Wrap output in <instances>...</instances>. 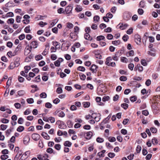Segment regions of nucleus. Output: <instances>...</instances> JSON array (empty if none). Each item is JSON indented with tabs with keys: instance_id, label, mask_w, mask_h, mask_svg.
Masks as SVG:
<instances>
[{
	"instance_id": "11",
	"label": "nucleus",
	"mask_w": 160,
	"mask_h": 160,
	"mask_svg": "<svg viewBox=\"0 0 160 160\" xmlns=\"http://www.w3.org/2000/svg\"><path fill=\"white\" fill-rule=\"evenodd\" d=\"M30 141V138L28 136H26L23 138V143L25 145H27Z\"/></svg>"
},
{
	"instance_id": "14",
	"label": "nucleus",
	"mask_w": 160,
	"mask_h": 160,
	"mask_svg": "<svg viewBox=\"0 0 160 160\" xmlns=\"http://www.w3.org/2000/svg\"><path fill=\"white\" fill-rule=\"evenodd\" d=\"M93 135L92 132L91 131H89L86 133V138L87 139H90Z\"/></svg>"
},
{
	"instance_id": "43",
	"label": "nucleus",
	"mask_w": 160,
	"mask_h": 160,
	"mask_svg": "<svg viewBox=\"0 0 160 160\" xmlns=\"http://www.w3.org/2000/svg\"><path fill=\"white\" fill-rule=\"evenodd\" d=\"M14 16V14L12 12H9L7 13L6 17H13Z\"/></svg>"
},
{
	"instance_id": "1",
	"label": "nucleus",
	"mask_w": 160,
	"mask_h": 160,
	"mask_svg": "<svg viewBox=\"0 0 160 160\" xmlns=\"http://www.w3.org/2000/svg\"><path fill=\"white\" fill-rule=\"evenodd\" d=\"M152 108L153 112L155 114H157L159 110V108L158 106V104L156 103H153L152 106Z\"/></svg>"
},
{
	"instance_id": "39",
	"label": "nucleus",
	"mask_w": 160,
	"mask_h": 160,
	"mask_svg": "<svg viewBox=\"0 0 160 160\" xmlns=\"http://www.w3.org/2000/svg\"><path fill=\"white\" fill-rule=\"evenodd\" d=\"M105 37L102 35H100L97 37V41H100L101 40H104L105 39Z\"/></svg>"
},
{
	"instance_id": "50",
	"label": "nucleus",
	"mask_w": 160,
	"mask_h": 160,
	"mask_svg": "<svg viewBox=\"0 0 160 160\" xmlns=\"http://www.w3.org/2000/svg\"><path fill=\"white\" fill-rule=\"evenodd\" d=\"M130 100L132 102H134L137 100V97L135 96H132L130 97Z\"/></svg>"
},
{
	"instance_id": "54",
	"label": "nucleus",
	"mask_w": 160,
	"mask_h": 160,
	"mask_svg": "<svg viewBox=\"0 0 160 160\" xmlns=\"http://www.w3.org/2000/svg\"><path fill=\"white\" fill-rule=\"evenodd\" d=\"M138 12L139 14L141 15L143 13L144 11L142 9L139 8L138 10Z\"/></svg>"
},
{
	"instance_id": "49",
	"label": "nucleus",
	"mask_w": 160,
	"mask_h": 160,
	"mask_svg": "<svg viewBox=\"0 0 160 160\" xmlns=\"http://www.w3.org/2000/svg\"><path fill=\"white\" fill-rule=\"evenodd\" d=\"M83 105L84 107L88 108L90 105V103L89 102H83Z\"/></svg>"
},
{
	"instance_id": "48",
	"label": "nucleus",
	"mask_w": 160,
	"mask_h": 160,
	"mask_svg": "<svg viewBox=\"0 0 160 160\" xmlns=\"http://www.w3.org/2000/svg\"><path fill=\"white\" fill-rule=\"evenodd\" d=\"M128 38H129L127 34L124 35L123 36L122 38V39L123 40V41H124L125 42H126L128 40Z\"/></svg>"
},
{
	"instance_id": "53",
	"label": "nucleus",
	"mask_w": 160,
	"mask_h": 160,
	"mask_svg": "<svg viewBox=\"0 0 160 160\" xmlns=\"http://www.w3.org/2000/svg\"><path fill=\"white\" fill-rule=\"evenodd\" d=\"M77 69L81 71L84 72L85 70V68L83 66H79L77 68Z\"/></svg>"
},
{
	"instance_id": "24",
	"label": "nucleus",
	"mask_w": 160,
	"mask_h": 160,
	"mask_svg": "<svg viewBox=\"0 0 160 160\" xmlns=\"http://www.w3.org/2000/svg\"><path fill=\"white\" fill-rule=\"evenodd\" d=\"M120 60L122 62L127 63L128 62V59L125 57H121L120 58Z\"/></svg>"
},
{
	"instance_id": "40",
	"label": "nucleus",
	"mask_w": 160,
	"mask_h": 160,
	"mask_svg": "<svg viewBox=\"0 0 160 160\" xmlns=\"http://www.w3.org/2000/svg\"><path fill=\"white\" fill-rule=\"evenodd\" d=\"M12 129L11 128H9L8 130H7L6 131V136L7 137H8L9 135H10V133L12 131Z\"/></svg>"
},
{
	"instance_id": "56",
	"label": "nucleus",
	"mask_w": 160,
	"mask_h": 160,
	"mask_svg": "<svg viewBox=\"0 0 160 160\" xmlns=\"http://www.w3.org/2000/svg\"><path fill=\"white\" fill-rule=\"evenodd\" d=\"M108 140L110 142H113L116 141V138L114 137H110L108 138Z\"/></svg>"
},
{
	"instance_id": "3",
	"label": "nucleus",
	"mask_w": 160,
	"mask_h": 160,
	"mask_svg": "<svg viewBox=\"0 0 160 160\" xmlns=\"http://www.w3.org/2000/svg\"><path fill=\"white\" fill-rule=\"evenodd\" d=\"M128 26V25L127 24H123L120 23L117 25V27L119 28L121 30H124Z\"/></svg>"
},
{
	"instance_id": "17",
	"label": "nucleus",
	"mask_w": 160,
	"mask_h": 160,
	"mask_svg": "<svg viewBox=\"0 0 160 160\" xmlns=\"http://www.w3.org/2000/svg\"><path fill=\"white\" fill-rule=\"evenodd\" d=\"M46 151L48 153L50 154L53 153L54 154H55L56 153V152H54L53 149L50 148H48L47 149Z\"/></svg>"
},
{
	"instance_id": "5",
	"label": "nucleus",
	"mask_w": 160,
	"mask_h": 160,
	"mask_svg": "<svg viewBox=\"0 0 160 160\" xmlns=\"http://www.w3.org/2000/svg\"><path fill=\"white\" fill-rule=\"evenodd\" d=\"M98 68V66L94 64H92V65L90 69L92 73H96L97 72V69Z\"/></svg>"
},
{
	"instance_id": "4",
	"label": "nucleus",
	"mask_w": 160,
	"mask_h": 160,
	"mask_svg": "<svg viewBox=\"0 0 160 160\" xmlns=\"http://www.w3.org/2000/svg\"><path fill=\"white\" fill-rule=\"evenodd\" d=\"M123 18L126 21H128L131 18V15L128 12H125L123 13Z\"/></svg>"
},
{
	"instance_id": "44",
	"label": "nucleus",
	"mask_w": 160,
	"mask_h": 160,
	"mask_svg": "<svg viewBox=\"0 0 160 160\" xmlns=\"http://www.w3.org/2000/svg\"><path fill=\"white\" fill-rule=\"evenodd\" d=\"M6 67V64L5 63L2 62H0V68L1 69H4Z\"/></svg>"
},
{
	"instance_id": "41",
	"label": "nucleus",
	"mask_w": 160,
	"mask_h": 160,
	"mask_svg": "<svg viewBox=\"0 0 160 160\" xmlns=\"http://www.w3.org/2000/svg\"><path fill=\"white\" fill-rule=\"evenodd\" d=\"M121 107L123 108L124 109H126L128 107V104L126 103H123L121 105Z\"/></svg>"
},
{
	"instance_id": "18",
	"label": "nucleus",
	"mask_w": 160,
	"mask_h": 160,
	"mask_svg": "<svg viewBox=\"0 0 160 160\" xmlns=\"http://www.w3.org/2000/svg\"><path fill=\"white\" fill-rule=\"evenodd\" d=\"M145 1L142 0L140 2L139 4V7L140 8H144L145 7Z\"/></svg>"
},
{
	"instance_id": "9",
	"label": "nucleus",
	"mask_w": 160,
	"mask_h": 160,
	"mask_svg": "<svg viewBox=\"0 0 160 160\" xmlns=\"http://www.w3.org/2000/svg\"><path fill=\"white\" fill-rule=\"evenodd\" d=\"M40 135L38 134L33 133L32 135V137L33 140L37 141L38 140L39 138Z\"/></svg>"
},
{
	"instance_id": "32",
	"label": "nucleus",
	"mask_w": 160,
	"mask_h": 160,
	"mask_svg": "<svg viewBox=\"0 0 160 160\" xmlns=\"http://www.w3.org/2000/svg\"><path fill=\"white\" fill-rule=\"evenodd\" d=\"M14 19L12 18H10L7 21V22L8 24H12L14 23Z\"/></svg>"
},
{
	"instance_id": "31",
	"label": "nucleus",
	"mask_w": 160,
	"mask_h": 160,
	"mask_svg": "<svg viewBox=\"0 0 160 160\" xmlns=\"http://www.w3.org/2000/svg\"><path fill=\"white\" fill-rule=\"evenodd\" d=\"M120 40H115L112 41V43L114 45H118L120 43Z\"/></svg>"
},
{
	"instance_id": "45",
	"label": "nucleus",
	"mask_w": 160,
	"mask_h": 160,
	"mask_svg": "<svg viewBox=\"0 0 160 160\" xmlns=\"http://www.w3.org/2000/svg\"><path fill=\"white\" fill-rule=\"evenodd\" d=\"M104 139L99 137H98L96 139V141L99 143H102L104 142Z\"/></svg>"
},
{
	"instance_id": "34",
	"label": "nucleus",
	"mask_w": 160,
	"mask_h": 160,
	"mask_svg": "<svg viewBox=\"0 0 160 160\" xmlns=\"http://www.w3.org/2000/svg\"><path fill=\"white\" fill-rule=\"evenodd\" d=\"M152 142L153 144L155 145L158 143L157 139L155 138H154L152 140Z\"/></svg>"
},
{
	"instance_id": "30",
	"label": "nucleus",
	"mask_w": 160,
	"mask_h": 160,
	"mask_svg": "<svg viewBox=\"0 0 160 160\" xmlns=\"http://www.w3.org/2000/svg\"><path fill=\"white\" fill-rule=\"evenodd\" d=\"M43 58L42 56V55L39 54L36 55L35 57V59L37 61H39L42 59Z\"/></svg>"
},
{
	"instance_id": "60",
	"label": "nucleus",
	"mask_w": 160,
	"mask_h": 160,
	"mask_svg": "<svg viewBox=\"0 0 160 160\" xmlns=\"http://www.w3.org/2000/svg\"><path fill=\"white\" fill-rule=\"evenodd\" d=\"M110 98L108 96H105L103 97L102 98V101L105 102L106 101H108L109 100Z\"/></svg>"
},
{
	"instance_id": "8",
	"label": "nucleus",
	"mask_w": 160,
	"mask_h": 160,
	"mask_svg": "<svg viewBox=\"0 0 160 160\" xmlns=\"http://www.w3.org/2000/svg\"><path fill=\"white\" fill-rule=\"evenodd\" d=\"M32 49L29 47V45L27 46L25 48L24 51V54L25 55H28L31 52Z\"/></svg>"
},
{
	"instance_id": "55",
	"label": "nucleus",
	"mask_w": 160,
	"mask_h": 160,
	"mask_svg": "<svg viewBox=\"0 0 160 160\" xmlns=\"http://www.w3.org/2000/svg\"><path fill=\"white\" fill-rule=\"evenodd\" d=\"M45 106L46 108H50L52 107V104L50 102H46L45 104Z\"/></svg>"
},
{
	"instance_id": "29",
	"label": "nucleus",
	"mask_w": 160,
	"mask_h": 160,
	"mask_svg": "<svg viewBox=\"0 0 160 160\" xmlns=\"http://www.w3.org/2000/svg\"><path fill=\"white\" fill-rule=\"evenodd\" d=\"M40 97L41 98H45L47 97V94L45 92H43L40 94Z\"/></svg>"
},
{
	"instance_id": "42",
	"label": "nucleus",
	"mask_w": 160,
	"mask_h": 160,
	"mask_svg": "<svg viewBox=\"0 0 160 160\" xmlns=\"http://www.w3.org/2000/svg\"><path fill=\"white\" fill-rule=\"evenodd\" d=\"M54 148L57 150L59 151L61 148V146L60 144H57L54 146Z\"/></svg>"
},
{
	"instance_id": "7",
	"label": "nucleus",
	"mask_w": 160,
	"mask_h": 160,
	"mask_svg": "<svg viewBox=\"0 0 160 160\" xmlns=\"http://www.w3.org/2000/svg\"><path fill=\"white\" fill-rule=\"evenodd\" d=\"M38 47V42L37 41H34L32 42L30 45V46L29 47L32 49V48H36Z\"/></svg>"
},
{
	"instance_id": "12",
	"label": "nucleus",
	"mask_w": 160,
	"mask_h": 160,
	"mask_svg": "<svg viewBox=\"0 0 160 160\" xmlns=\"http://www.w3.org/2000/svg\"><path fill=\"white\" fill-rule=\"evenodd\" d=\"M96 115L97 114L96 113H92V115H91V118L94 119L96 122H98L100 120V118L99 117L98 118V119L96 120V119L98 118Z\"/></svg>"
},
{
	"instance_id": "35",
	"label": "nucleus",
	"mask_w": 160,
	"mask_h": 160,
	"mask_svg": "<svg viewBox=\"0 0 160 160\" xmlns=\"http://www.w3.org/2000/svg\"><path fill=\"white\" fill-rule=\"evenodd\" d=\"M150 130L152 133H155L157 132V130L155 127H151L150 128Z\"/></svg>"
},
{
	"instance_id": "10",
	"label": "nucleus",
	"mask_w": 160,
	"mask_h": 160,
	"mask_svg": "<svg viewBox=\"0 0 160 160\" xmlns=\"http://www.w3.org/2000/svg\"><path fill=\"white\" fill-rule=\"evenodd\" d=\"M134 39L135 41L136 42L137 44L138 43V42H141V36L138 34H136L135 35Z\"/></svg>"
},
{
	"instance_id": "64",
	"label": "nucleus",
	"mask_w": 160,
	"mask_h": 160,
	"mask_svg": "<svg viewBox=\"0 0 160 160\" xmlns=\"http://www.w3.org/2000/svg\"><path fill=\"white\" fill-rule=\"evenodd\" d=\"M134 67V64L132 63L129 64L128 65V68L131 71L133 70Z\"/></svg>"
},
{
	"instance_id": "36",
	"label": "nucleus",
	"mask_w": 160,
	"mask_h": 160,
	"mask_svg": "<svg viewBox=\"0 0 160 160\" xmlns=\"http://www.w3.org/2000/svg\"><path fill=\"white\" fill-rule=\"evenodd\" d=\"M8 158V156L6 154L2 155L0 157L1 159L2 160H5Z\"/></svg>"
},
{
	"instance_id": "52",
	"label": "nucleus",
	"mask_w": 160,
	"mask_h": 160,
	"mask_svg": "<svg viewBox=\"0 0 160 160\" xmlns=\"http://www.w3.org/2000/svg\"><path fill=\"white\" fill-rule=\"evenodd\" d=\"M119 79L121 81H125L127 80V77L126 76H122L120 77Z\"/></svg>"
},
{
	"instance_id": "23",
	"label": "nucleus",
	"mask_w": 160,
	"mask_h": 160,
	"mask_svg": "<svg viewBox=\"0 0 160 160\" xmlns=\"http://www.w3.org/2000/svg\"><path fill=\"white\" fill-rule=\"evenodd\" d=\"M63 144L65 146L70 147L72 145V143L68 141H67L65 142Z\"/></svg>"
},
{
	"instance_id": "2",
	"label": "nucleus",
	"mask_w": 160,
	"mask_h": 160,
	"mask_svg": "<svg viewBox=\"0 0 160 160\" xmlns=\"http://www.w3.org/2000/svg\"><path fill=\"white\" fill-rule=\"evenodd\" d=\"M72 6L71 4H70L67 6L65 9V11L66 14H70L72 13Z\"/></svg>"
},
{
	"instance_id": "16",
	"label": "nucleus",
	"mask_w": 160,
	"mask_h": 160,
	"mask_svg": "<svg viewBox=\"0 0 160 160\" xmlns=\"http://www.w3.org/2000/svg\"><path fill=\"white\" fill-rule=\"evenodd\" d=\"M53 45L55 46V47L56 48V49H59L60 48V43H58V42H53Z\"/></svg>"
},
{
	"instance_id": "47",
	"label": "nucleus",
	"mask_w": 160,
	"mask_h": 160,
	"mask_svg": "<svg viewBox=\"0 0 160 160\" xmlns=\"http://www.w3.org/2000/svg\"><path fill=\"white\" fill-rule=\"evenodd\" d=\"M8 127L7 125L1 124L0 126V128L1 130H5Z\"/></svg>"
},
{
	"instance_id": "63",
	"label": "nucleus",
	"mask_w": 160,
	"mask_h": 160,
	"mask_svg": "<svg viewBox=\"0 0 160 160\" xmlns=\"http://www.w3.org/2000/svg\"><path fill=\"white\" fill-rule=\"evenodd\" d=\"M12 4V2H9L5 4V6L8 8L12 7H13Z\"/></svg>"
},
{
	"instance_id": "22",
	"label": "nucleus",
	"mask_w": 160,
	"mask_h": 160,
	"mask_svg": "<svg viewBox=\"0 0 160 160\" xmlns=\"http://www.w3.org/2000/svg\"><path fill=\"white\" fill-rule=\"evenodd\" d=\"M75 10L77 12H79L81 11L82 10V8L81 6L78 5H77L76 6Z\"/></svg>"
},
{
	"instance_id": "33",
	"label": "nucleus",
	"mask_w": 160,
	"mask_h": 160,
	"mask_svg": "<svg viewBox=\"0 0 160 160\" xmlns=\"http://www.w3.org/2000/svg\"><path fill=\"white\" fill-rule=\"evenodd\" d=\"M16 55V53H12L11 51L8 52L7 53V55L9 57L11 58L12 56H14Z\"/></svg>"
},
{
	"instance_id": "26",
	"label": "nucleus",
	"mask_w": 160,
	"mask_h": 160,
	"mask_svg": "<svg viewBox=\"0 0 160 160\" xmlns=\"http://www.w3.org/2000/svg\"><path fill=\"white\" fill-rule=\"evenodd\" d=\"M24 129V128L23 126H19L17 129V131L19 132H21L23 131Z\"/></svg>"
},
{
	"instance_id": "57",
	"label": "nucleus",
	"mask_w": 160,
	"mask_h": 160,
	"mask_svg": "<svg viewBox=\"0 0 160 160\" xmlns=\"http://www.w3.org/2000/svg\"><path fill=\"white\" fill-rule=\"evenodd\" d=\"M1 121L3 123L6 124L8 123L9 120L8 119L3 118L1 119Z\"/></svg>"
},
{
	"instance_id": "61",
	"label": "nucleus",
	"mask_w": 160,
	"mask_h": 160,
	"mask_svg": "<svg viewBox=\"0 0 160 160\" xmlns=\"http://www.w3.org/2000/svg\"><path fill=\"white\" fill-rule=\"evenodd\" d=\"M22 17L19 16H17L16 17V20L18 23H20L21 22V20Z\"/></svg>"
},
{
	"instance_id": "20",
	"label": "nucleus",
	"mask_w": 160,
	"mask_h": 160,
	"mask_svg": "<svg viewBox=\"0 0 160 160\" xmlns=\"http://www.w3.org/2000/svg\"><path fill=\"white\" fill-rule=\"evenodd\" d=\"M111 116V114H109L107 118L105 119L102 122V123L104 124L107 123L108 122V120L110 118Z\"/></svg>"
},
{
	"instance_id": "37",
	"label": "nucleus",
	"mask_w": 160,
	"mask_h": 160,
	"mask_svg": "<svg viewBox=\"0 0 160 160\" xmlns=\"http://www.w3.org/2000/svg\"><path fill=\"white\" fill-rule=\"evenodd\" d=\"M112 58L110 57L107 58L106 59V61L105 62L106 65H108L109 62L112 60Z\"/></svg>"
},
{
	"instance_id": "25",
	"label": "nucleus",
	"mask_w": 160,
	"mask_h": 160,
	"mask_svg": "<svg viewBox=\"0 0 160 160\" xmlns=\"http://www.w3.org/2000/svg\"><path fill=\"white\" fill-rule=\"evenodd\" d=\"M84 38L86 40H91V39H90V36L88 33H86L84 34Z\"/></svg>"
},
{
	"instance_id": "58",
	"label": "nucleus",
	"mask_w": 160,
	"mask_h": 160,
	"mask_svg": "<svg viewBox=\"0 0 160 160\" xmlns=\"http://www.w3.org/2000/svg\"><path fill=\"white\" fill-rule=\"evenodd\" d=\"M115 55L119 58L122 55V51H118L115 53Z\"/></svg>"
},
{
	"instance_id": "15",
	"label": "nucleus",
	"mask_w": 160,
	"mask_h": 160,
	"mask_svg": "<svg viewBox=\"0 0 160 160\" xmlns=\"http://www.w3.org/2000/svg\"><path fill=\"white\" fill-rule=\"evenodd\" d=\"M101 98L100 97H97L96 98V101L97 102H99V103L98 104L100 106H103L104 104L102 102H100L101 101Z\"/></svg>"
},
{
	"instance_id": "46",
	"label": "nucleus",
	"mask_w": 160,
	"mask_h": 160,
	"mask_svg": "<svg viewBox=\"0 0 160 160\" xmlns=\"http://www.w3.org/2000/svg\"><path fill=\"white\" fill-rule=\"evenodd\" d=\"M58 115L59 117L63 118L65 116V114L63 111H59Z\"/></svg>"
},
{
	"instance_id": "62",
	"label": "nucleus",
	"mask_w": 160,
	"mask_h": 160,
	"mask_svg": "<svg viewBox=\"0 0 160 160\" xmlns=\"http://www.w3.org/2000/svg\"><path fill=\"white\" fill-rule=\"evenodd\" d=\"M113 38V36L111 34H108L107 36V38L108 40H112Z\"/></svg>"
},
{
	"instance_id": "38",
	"label": "nucleus",
	"mask_w": 160,
	"mask_h": 160,
	"mask_svg": "<svg viewBox=\"0 0 160 160\" xmlns=\"http://www.w3.org/2000/svg\"><path fill=\"white\" fill-rule=\"evenodd\" d=\"M100 19L98 15H96L93 17V21L94 22H97Z\"/></svg>"
},
{
	"instance_id": "27",
	"label": "nucleus",
	"mask_w": 160,
	"mask_h": 160,
	"mask_svg": "<svg viewBox=\"0 0 160 160\" xmlns=\"http://www.w3.org/2000/svg\"><path fill=\"white\" fill-rule=\"evenodd\" d=\"M24 32L27 33H30L31 31L30 30V26L29 25L26 27L24 29Z\"/></svg>"
},
{
	"instance_id": "13",
	"label": "nucleus",
	"mask_w": 160,
	"mask_h": 160,
	"mask_svg": "<svg viewBox=\"0 0 160 160\" xmlns=\"http://www.w3.org/2000/svg\"><path fill=\"white\" fill-rule=\"evenodd\" d=\"M41 135L45 139L49 140L50 139V136L47 133L45 132H42L41 134Z\"/></svg>"
},
{
	"instance_id": "51",
	"label": "nucleus",
	"mask_w": 160,
	"mask_h": 160,
	"mask_svg": "<svg viewBox=\"0 0 160 160\" xmlns=\"http://www.w3.org/2000/svg\"><path fill=\"white\" fill-rule=\"evenodd\" d=\"M43 16L42 15H38L35 18V19L36 20H43Z\"/></svg>"
},
{
	"instance_id": "59",
	"label": "nucleus",
	"mask_w": 160,
	"mask_h": 160,
	"mask_svg": "<svg viewBox=\"0 0 160 160\" xmlns=\"http://www.w3.org/2000/svg\"><path fill=\"white\" fill-rule=\"evenodd\" d=\"M27 102L29 104L32 103L34 102V100L32 98H31L27 99Z\"/></svg>"
},
{
	"instance_id": "28",
	"label": "nucleus",
	"mask_w": 160,
	"mask_h": 160,
	"mask_svg": "<svg viewBox=\"0 0 160 160\" xmlns=\"http://www.w3.org/2000/svg\"><path fill=\"white\" fill-rule=\"evenodd\" d=\"M58 20L57 19L54 20L50 24V27H52L54 26L58 22Z\"/></svg>"
},
{
	"instance_id": "6",
	"label": "nucleus",
	"mask_w": 160,
	"mask_h": 160,
	"mask_svg": "<svg viewBox=\"0 0 160 160\" xmlns=\"http://www.w3.org/2000/svg\"><path fill=\"white\" fill-rule=\"evenodd\" d=\"M63 61V59L62 58H59L54 62L55 65L56 67H58L60 66V63Z\"/></svg>"
},
{
	"instance_id": "21",
	"label": "nucleus",
	"mask_w": 160,
	"mask_h": 160,
	"mask_svg": "<svg viewBox=\"0 0 160 160\" xmlns=\"http://www.w3.org/2000/svg\"><path fill=\"white\" fill-rule=\"evenodd\" d=\"M41 79L40 78V75H38L35 78L34 80H33L32 81L34 82H39L40 81Z\"/></svg>"
},
{
	"instance_id": "19",
	"label": "nucleus",
	"mask_w": 160,
	"mask_h": 160,
	"mask_svg": "<svg viewBox=\"0 0 160 160\" xmlns=\"http://www.w3.org/2000/svg\"><path fill=\"white\" fill-rule=\"evenodd\" d=\"M134 52L133 50L130 51L128 52L127 53L126 56L127 57L132 56L134 55Z\"/></svg>"
}]
</instances>
